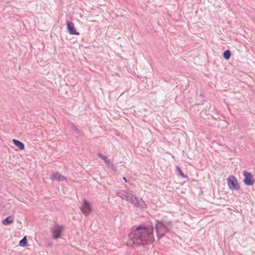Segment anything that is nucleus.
I'll use <instances>...</instances> for the list:
<instances>
[{"label": "nucleus", "mask_w": 255, "mask_h": 255, "mask_svg": "<svg viewBox=\"0 0 255 255\" xmlns=\"http://www.w3.org/2000/svg\"><path fill=\"white\" fill-rule=\"evenodd\" d=\"M243 175L245 177L243 181L246 185L252 186L255 183V180L251 173L245 171L243 172Z\"/></svg>", "instance_id": "obj_5"}, {"label": "nucleus", "mask_w": 255, "mask_h": 255, "mask_svg": "<svg viewBox=\"0 0 255 255\" xmlns=\"http://www.w3.org/2000/svg\"><path fill=\"white\" fill-rule=\"evenodd\" d=\"M227 184L229 188L231 190H239L240 189V185L236 178L233 175H231L228 178Z\"/></svg>", "instance_id": "obj_4"}, {"label": "nucleus", "mask_w": 255, "mask_h": 255, "mask_svg": "<svg viewBox=\"0 0 255 255\" xmlns=\"http://www.w3.org/2000/svg\"><path fill=\"white\" fill-rule=\"evenodd\" d=\"M13 222V218L11 216H9L3 220L2 224L4 225H8Z\"/></svg>", "instance_id": "obj_11"}, {"label": "nucleus", "mask_w": 255, "mask_h": 255, "mask_svg": "<svg viewBox=\"0 0 255 255\" xmlns=\"http://www.w3.org/2000/svg\"><path fill=\"white\" fill-rule=\"evenodd\" d=\"M50 179L53 181H62L65 179V177L58 172H55L51 175Z\"/></svg>", "instance_id": "obj_8"}, {"label": "nucleus", "mask_w": 255, "mask_h": 255, "mask_svg": "<svg viewBox=\"0 0 255 255\" xmlns=\"http://www.w3.org/2000/svg\"><path fill=\"white\" fill-rule=\"evenodd\" d=\"M123 179H124L126 182H127V179H126V177H123Z\"/></svg>", "instance_id": "obj_17"}, {"label": "nucleus", "mask_w": 255, "mask_h": 255, "mask_svg": "<svg viewBox=\"0 0 255 255\" xmlns=\"http://www.w3.org/2000/svg\"><path fill=\"white\" fill-rule=\"evenodd\" d=\"M176 169L177 170V171H178L179 173V175L183 177H185V176L184 175V174L182 173L181 170L180 169V168L178 167V166H177L176 167Z\"/></svg>", "instance_id": "obj_15"}, {"label": "nucleus", "mask_w": 255, "mask_h": 255, "mask_svg": "<svg viewBox=\"0 0 255 255\" xmlns=\"http://www.w3.org/2000/svg\"><path fill=\"white\" fill-rule=\"evenodd\" d=\"M27 242L26 236H25L23 239L20 241L19 245L21 247H24L26 246Z\"/></svg>", "instance_id": "obj_14"}, {"label": "nucleus", "mask_w": 255, "mask_h": 255, "mask_svg": "<svg viewBox=\"0 0 255 255\" xmlns=\"http://www.w3.org/2000/svg\"><path fill=\"white\" fill-rule=\"evenodd\" d=\"M64 229V227L63 226L55 225L51 229L52 238L55 239L60 238V234Z\"/></svg>", "instance_id": "obj_6"}, {"label": "nucleus", "mask_w": 255, "mask_h": 255, "mask_svg": "<svg viewBox=\"0 0 255 255\" xmlns=\"http://www.w3.org/2000/svg\"><path fill=\"white\" fill-rule=\"evenodd\" d=\"M92 210L91 203L87 200H84L82 206H81V211L85 215H89Z\"/></svg>", "instance_id": "obj_7"}, {"label": "nucleus", "mask_w": 255, "mask_h": 255, "mask_svg": "<svg viewBox=\"0 0 255 255\" xmlns=\"http://www.w3.org/2000/svg\"><path fill=\"white\" fill-rule=\"evenodd\" d=\"M12 142L20 150H23L24 149V145L22 142L15 139H13Z\"/></svg>", "instance_id": "obj_10"}, {"label": "nucleus", "mask_w": 255, "mask_h": 255, "mask_svg": "<svg viewBox=\"0 0 255 255\" xmlns=\"http://www.w3.org/2000/svg\"><path fill=\"white\" fill-rule=\"evenodd\" d=\"M98 155L100 158L104 160L107 164L108 165L110 164V160L107 158L106 156L103 155L101 153H98Z\"/></svg>", "instance_id": "obj_13"}, {"label": "nucleus", "mask_w": 255, "mask_h": 255, "mask_svg": "<svg viewBox=\"0 0 255 255\" xmlns=\"http://www.w3.org/2000/svg\"><path fill=\"white\" fill-rule=\"evenodd\" d=\"M67 29L71 34H76L78 35L79 33L76 31V30L74 26V24L72 22L70 21L67 22Z\"/></svg>", "instance_id": "obj_9"}, {"label": "nucleus", "mask_w": 255, "mask_h": 255, "mask_svg": "<svg viewBox=\"0 0 255 255\" xmlns=\"http://www.w3.org/2000/svg\"><path fill=\"white\" fill-rule=\"evenodd\" d=\"M153 229L152 226L150 228H147L143 225L137 227L129 234L128 245L138 246L152 243L154 241Z\"/></svg>", "instance_id": "obj_1"}, {"label": "nucleus", "mask_w": 255, "mask_h": 255, "mask_svg": "<svg viewBox=\"0 0 255 255\" xmlns=\"http://www.w3.org/2000/svg\"><path fill=\"white\" fill-rule=\"evenodd\" d=\"M116 195L121 198L122 199L129 202L136 207L141 208H145L146 205L144 201L141 199H138L135 196L133 192L129 190H117Z\"/></svg>", "instance_id": "obj_2"}, {"label": "nucleus", "mask_w": 255, "mask_h": 255, "mask_svg": "<svg viewBox=\"0 0 255 255\" xmlns=\"http://www.w3.org/2000/svg\"><path fill=\"white\" fill-rule=\"evenodd\" d=\"M204 95L202 94H201L199 96V98H201V99H202L203 98H204Z\"/></svg>", "instance_id": "obj_16"}, {"label": "nucleus", "mask_w": 255, "mask_h": 255, "mask_svg": "<svg viewBox=\"0 0 255 255\" xmlns=\"http://www.w3.org/2000/svg\"><path fill=\"white\" fill-rule=\"evenodd\" d=\"M172 222L171 221H156L155 229L158 239L163 237L165 234L169 232L168 227L171 226Z\"/></svg>", "instance_id": "obj_3"}, {"label": "nucleus", "mask_w": 255, "mask_h": 255, "mask_svg": "<svg viewBox=\"0 0 255 255\" xmlns=\"http://www.w3.org/2000/svg\"><path fill=\"white\" fill-rule=\"evenodd\" d=\"M231 52L230 50H226L223 53V57L226 60H229L231 56Z\"/></svg>", "instance_id": "obj_12"}]
</instances>
